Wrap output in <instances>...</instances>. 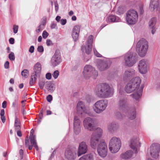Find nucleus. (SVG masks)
<instances>
[{
  "label": "nucleus",
  "instance_id": "obj_53",
  "mask_svg": "<svg viewBox=\"0 0 160 160\" xmlns=\"http://www.w3.org/2000/svg\"><path fill=\"white\" fill-rule=\"evenodd\" d=\"M34 46H32L30 47L29 49V51L31 53H32L34 52Z\"/></svg>",
  "mask_w": 160,
  "mask_h": 160
},
{
  "label": "nucleus",
  "instance_id": "obj_41",
  "mask_svg": "<svg viewBox=\"0 0 160 160\" xmlns=\"http://www.w3.org/2000/svg\"><path fill=\"white\" fill-rule=\"evenodd\" d=\"M21 74L22 76L26 78L28 74V71L27 69H24L22 72Z\"/></svg>",
  "mask_w": 160,
  "mask_h": 160
},
{
  "label": "nucleus",
  "instance_id": "obj_42",
  "mask_svg": "<svg viewBox=\"0 0 160 160\" xmlns=\"http://www.w3.org/2000/svg\"><path fill=\"white\" fill-rule=\"evenodd\" d=\"M8 58L10 60L12 61L14 60L15 59V57L14 53L11 52L8 55Z\"/></svg>",
  "mask_w": 160,
  "mask_h": 160
},
{
  "label": "nucleus",
  "instance_id": "obj_1",
  "mask_svg": "<svg viewBox=\"0 0 160 160\" xmlns=\"http://www.w3.org/2000/svg\"><path fill=\"white\" fill-rule=\"evenodd\" d=\"M141 83L140 78L136 77L132 79L125 87V90L128 93L136 91L132 95V97L136 100H138L142 94L143 87L142 85L140 86Z\"/></svg>",
  "mask_w": 160,
  "mask_h": 160
},
{
  "label": "nucleus",
  "instance_id": "obj_12",
  "mask_svg": "<svg viewBox=\"0 0 160 160\" xmlns=\"http://www.w3.org/2000/svg\"><path fill=\"white\" fill-rule=\"evenodd\" d=\"M77 113L79 116L84 117L87 113L85 103L82 101L79 102L77 106Z\"/></svg>",
  "mask_w": 160,
  "mask_h": 160
},
{
  "label": "nucleus",
  "instance_id": "obj_64",
  "mask_svg": "<svg viewBox=\"0 0 160 160\" xmlns=\"http://www.w3.org/2000/svg\"><path fill=\"white\" fill-rule=\"evenodd\" d=\"M40 118L42 119L43 117V111L41 110L40 111V113L39 114Z\"/></svg>",
  "mask_w": 160,
  "mask_h": 160
},
{
  "label": "nucleus",
  "instance_id": "obj_60",
  "mask_svg": "<svg viewBox=\"0 0 160 160\" xmlns=\"http://www.w3.org/2000/svg\"><path fill=\"white\" fill-rule=\"evenodd\" d=\"M55 6L56 11L57 12L58 10V4L56 2L55 3Z\"/></svg>",
  "mask_w": 160,
  "mask_h": 160
},
{
  "label": "nucleus",
  "instance_id": "obj_11",
  "mask_svg": "<svg viewBox=\"0 0 160 160\" xmlns=\"http://www.w3.org/2000/svg\"><path fill=\"white\" fill-rule=\"evenodd\" d=\"M119 110L122 112H126L129 108L127 98L125 97H121L119 99L118 103Z\"/></svg>",
  "mask_w": 160,
  "mask_h": 160
},
{
  "label": "nucleus",
  "instance_id": "obj_9",
  "mask_svg": "<svg viewBox=\"0 0 160 160\" xmlns=\"http://www.w3.org/2000/svg\"><path fill=\"white\" fill-rule=\"evenodd\" d=\"M124 60L125 65L129 67L133 66L137 60L135 54L130 52H128L124 55Z\"/></svg>",
  "mask_w": 160,
  "mask_h": 160
},
{
  "label": "nucleus",
  "instance_id": "obj_5",
  "mask_svg": "<svg viewBox=\"0 0 160 160\" xmlns=\"http://www.w3.org/2000/svg\"><path fill=\"white\" fill-rule=\"evenodd\" d=\"M121 144L119 138L113 137L110 140L109 144V149L112 153L117 152L120 148Z\"/></svg>",
  "mask_w": 160,
  "mask_h": 160
},
{
  "label": "nucleus",
  "instance_id": "obj_57",
  "mask_svg": "<svg viewBox=\"0 0 160 160\" xmlns=\"http://www.w3.org/2000/svg\"><path fill=\"white\" fill-rule=\"evenodd\" d=\"M57 27V24L55 23H52L51 24V29H54Z\"/></svg>",
  "mask_w": 160,
  "mask_h": 160
},
{
  "label": "nucleus",
  "instance_id": "obj_30",
  "mask_svg": "<svg viewBox=\"0 0 160 160\" xmlns=\"http://www.w3.org/2000/svg\"><path fill=\"white\" fill-rule=\"evenodd\" d=\"M156 18H153L150 19L149 22V27L150 28L152 29L151 32L152 34H153L156 31L155 26L156 24Z\"/></svg>",
  "mask_w": 160,
  "mask_h": 160
},
{
  "label": "nucleus",
  "instance_id": "obj_31",
  "mask_svg": "<svg viewBox=\"0 0 160 160\" xmlns=\"http://www.w3.org/2000/svg\"><path fill=\"white\" fill-rule=\"evenodd\" d=\"M42 70V68L41 64L39 62H37L34 65V73L38 75V77L40 76L41 72Z\"/></svg>",
  "mask_w": 160,
  "mask_h": 160
},
{
  "label": "nucleus",
  "instance_id": "obj_52",
  "mask_svg": "<svg viewBox=\"0 0 160 160\" xmlns=\"http://www.w3.org/2000/svg\"><path fill=\"white\" fill-rule=\"evenodd\" d=\"M46 43L47 45L48 46L52 45H53V43H52V41L49 39L47 40Z\"/></svg>",
  "mask_w": 160,
  "mask_h": 160
},
{
  "label": "nucleus",
  "instance_id": "obj_2",
  "mask_svg": "<svg viewBox=\"0 0 160 160\" xmlns=\"http://www.w3.org/2000/svg\"><path fill=\"white\" fill-rule=\"evenodd\" d=\"M96 93L99 97L106 98L113 94V91L108 84L103 83L97 86Z\"/></svg>",
  "mask_w": 160,
  "mask_h": 160
},
{
  "label": "nucleus",
  "instance_id": "obj_49",
  "mask_svg": "<svg viewBox=\"0 0 160 160\" xmlns=\"http://www.w3.org/2000/svg\"><path fill=\"white\" fill-rule=\"evenodd\" d=\"M51 77L52 75L50 73H48L46 75V78L48 80L51 79Z\"/></svg>",
  "mask_w": 160,
  "mask_h": 160
},
{
  "label": "nucleus",
  "instance_id": "obj_55",
  "mask_svg": "<svg viewBox=\"0 0 160 160\" xmlns=\"http://www.w3.org/2000/svg\"><path fill=\"white\" fill-rule=\"evenodd\" d=\"M9 66V62L8 61H6L4 64V67L6 69L8 68Z\"/></svg>",
  "mask_w": 160,
  "mask_h": 160
},
{
  "label": "nucleus",
  "instance_id": "obj_21",
  "mask_svg": "<svg viewBox=\"0 0 160 160\" xmlns=\"http://www.w3.org/2000/svg\"><path fill=\"white\" fill-rule=\"evenodd\" d=\"M81 122L79 118L77 116H75L73 122V129L74 133L76 134H78L80 130V125Z\"/></svg>",
  "mask_w": 160,
  "mask_h": 160
},
{
  "label": "nucleus",
  "instance_id": "obj_46",
  "mask_svg": "<svg viewBox=\"0 0 160 160\" xmlns=\"http://www.w3.org/2000/svg\"><path fill=\"white\" fill-rule=\"evenodd\" d=\"M13 32L14 33H16L18 31V26L17 25H13Z\"/></svg>",
  "mask_w": 160,
  "mask_h": 160
},
{
  "label": "nucleus",
  "instance_id": "obj_58",
  "mask_svg": "<svg viewBox=\"0 0 160 160\" xmlns=\"http://www.w3.org/2000/svg\"><path fill=\"white\" fill-rule=\"evenodd\" d=\"M7 106V102L6 101H4L2 103V108H5Z\"/></svg>",
  "mask_w": 160,
  "mask_h": 160
},
{
  "label": "nucleus",
  "instance_id": "obj_39",
  "mask_svg": "<svg viewBox=\"0 0 160 160\" xmlns=\"http://www.w3.org/2000/svg\"><path fill=\"white\" fill-rule=\"evenodd\" d=\"M29 140L28 137H27L25 139V145L26 147H28V148L29 150H31L32 149V147L34 146V145L31 144V145H29Z\"/></svg>",
  "mask_w": 160,
  "mask_h": 160
},
{
  "label": "nucleus",
  "instance_id": "obj_16",
  "mask_svg": "<svg viewBox=\"0 0 160 160\" xmlns=\"http://www.w3.org/2000/svg\"><path fill=\"white\" fill-rule=\"evenodd\" d=\"M93 40V37L90 35L88 37L87 46H82V50L83 52H85L87 54H89L92 50V43Z\"/></svg>",
  "mask_w": 160,
  "mask_h": 160
},
{
  "label": "nucleus",
  "instance_id": "obj_14",
  "mask_svg": "<svg viewBox=\"0 0 160 160\" xmlns=\"http://www.w3.org/2000/svg\"><path fill=\"white\" fill-rule=\"evenodd\" d=\"M148 66L147 60L142 59L139 62L138 68L139 72L141 74H145L148 70Z\"/></svg>",
  "mask_w": 160,
  "mask_h": 160
},
{
  "label": "nucleus",
  "instance_id": "obj_48",
  "mask_svg": "<svg viewBox=\"0 0 160 160\" xmlns=\"http://www.w3.org/2000/svg\"><path fill=\"white\" fill-rule=\"evenodd\" d=\"M52 99V96L51 95H48L47 97V99L48 102H51Z\"/></svg>",
  "mask_w": 160,
  "mask_h": 160
},
{
  "label": "nucleus",
  "instance_id": "obj_26",
  "mask_svg": "<svg viewBox=\"0 0 160 160\" xmlns=\"http://www.w3.org/2000/svg\"><path fill=\"white\" fill-rule=\"evenodd\" d=\"M119 127L118 124L115 122H112L109 123L108 127L109 132L112 133L116 131L118 129Z\"/></svg>",
  "mask_w": 160,
  "mask_h": 160
},
{
  "label": "nucleus",
  "instance_id": "obj_10",
  "mask_svg": "<svg viewBox=\"0 0 160 160\" xmlns=\"http://www.w3.org/2000/svg\"><path fill=\"white\" fill-rule=\"evenodd\" d=\"M160 151V145L157 144H153L150 147V154L152 157L157 159L159 157Z\"/></svg>",
  "mask_w": 160,
  "mask_h": 160
},
{
  "label": "nucleus",
  "instance_id": "obj_34",
  "mask_svg": "<svg viewBox=\"0 0 160 160\" xmlns=\"http://www.w3.org/2000/svg\"><path fill=\"white\" fill-rule=\"evenodd\" d=\"M14 127L15 128V130H20L21 129V123L20 122L17 118L16 116L15 118V123L14 124Z\"/></svg>",
  "mask_w": 160,
  "mask_h": 160
},
{
  "label": "nucleus",
  "instance_id": "obj_35",
  "mask_svg": "<svg viewBox=\"0 0 160 160\" xmlns=\"http://www.w3.org/2000/svg\"><path fill=\"white\" fill-rule=\"evenodd\" d=\"M38 77V76L37 74L34 73H32L29 82V84L31 86L35 83Z\"/></svg>",
  "mask_w": 160,
  "mask_h": 160
},
{
  "label": "nucleus",
  "instance_id": "obj_50",
  "mask_svg": "<svg viewBox=\"0 0 160 160\" xmlns=\"http://www.w3.org/2000/svg\"><path fill=\"white\" fill-rule=\"evenodd\" d=\"M116 116L117 117L118 119H121V118H122V115L121 114V112H117L116 113Z\"/></svg>",
  "mask_w": 160,
  "mask_h": 160
},
{
  "label": "nucleus",
  "instance_id": "obj_47",
  "mask_svg": "<svg viewBox=\"0 0 160 160\" xmlns=\"http://www.w3.org/2000/svg\"><path fill=\"white\" fill-rule=\"evenodd\" d=\"M48 35V33L46 31H44L42 33V36L44 38H46Z\"/></svg>",
  "mask_w": 160,
  "mask_h": 160
},
{
  "label": "nucleus",
  "instance_id": "obj_3",
  "mask_svg": "<svg viewBox=\"0 0 160 160\" xmlns=\"http://www.w3.org/2000/svg\"><path fill=\"white\" fill-rule=\"evenodd\" d=\"M102 130L99 128H98L92 133L90 138V145L93 148H96L98 146L100 143L103 140L100 141L99 139L101 136Z\"/></svg>",
  "mask_w": 160,
  "mask_h": 160
},
{
  "label": "nucleus",
  "instance_id": "obj_51",
  "mask_svg": "<svg viewBox=\"0 0 160 160\" xmlns=\"http://www.w3.org/2000/svg\"><path fill=\"white\" fill-rule=\"evenodd\" d=\"M19 154H20V159H23V150L21 149L19 150Z\"/></svg>",
  "mask_w": 160,
  "mask_h": 160
},
{
  "label": "nucleus",
  "instance_id": "obj_23",
  "mask_svg": "<svg viewBox=\"0 0 160 160\" xmlns=\"http://www.w3.org/2000/svg\"><path fill=\"white\" fill-rule=\"evenodd\" d=\"M123 113H123V115H126L131 120L135 119L136 117V109L134 108H129L126 112H123Z\"/></svg>",
  "mask_w": 160,
  "mask_h": 160
},
{
  "label": "nucleus",
  "instance_id": "obj_25",
  "mask_svg": "<svg viewBox=\"0 0 160 160\" xmlns=\"http://www.w3.org/2000/svg\"><path fill=\"white\" fill-rule=\"evenodd\" d=\"M81 26L78 25L75 26L73 28L72 36L75 41L78 39Z\"/></svg>",
  "mask_w": 160,
  "mask_h": 160
},
{
  "label": "nucleus",
  "instance_id": "obj_33",
  "mask_svg": "<svg viewBox=\"0 0 160 160\" xmlns=\"http://www.w3.org/2000/svg\"><path fill=\"white\" fill-rule=\"evenodd\" d=\"M45 88L50 92H53L55 89L54 84L50 81L47 82L45 84Z\"/></svg>",
  "mask_w": 160,
  "mask_h": 160
},
{
  "label": "nucleus",
  "instance_id": "obj_45",
  "mask_svg": "<svg viewBox=\"0 0 160 160\" xmlns=\"http://www.w3.org/2000/svg\"><path fill=\"white\" fill-rule=\"evenodd\" d=\"M93 52L95 55L96 56L98 57H102V55L99 53L95 49L93 48Z\"/></svg>",
  "mask_w": 160,
  "mask_h": 160
},
{
  "label": "nucleus",
  "instance_id": "obj_17",
  "mask_svg": "<svg viewBox=\"0 0 160 160\" xmlns=\"http://www.w3.org/2000/svg\"><path fill=\"white\" fill-rule=\"evenodd\" d=\"M139 141V138L137 137L134 138L130 141L129 146L136 153L138 152V148L141 144Z\"/></svg>",
  "mask_w": 160,
  "mask_h": 160
},
{
  "label": "nucleus",
  "instance_id": "obj_27",
  "mask_svg": "<svg viewBox=\"0 0 160 160\" xmlns=\"http://www.w3.org/2000/svg\"><path fill=\"white\" fill-rule=\"evenodd\" d=\"M34 132V130L32 129L30 132V140L31 143L33 145H34V147L37 151L38 150V146L36 141V136L35 135H33V133Z\"/></svg>",
  "mask_w": 160,
  "mask_h": 160
},
{
  "label": "nucleus",
  "instance_id": "obj_28",
  "mask_svg": "<svg viewBox=\"0 0 160 160\" xmlns=\"http://www.w3.org/2000/svg\"><path fill=\"white\" fill-rule=\"evenodd\" d=\"M159 6V0H151L149 4V8L150 10L153 11L155 9L157 10Z\"/></svg>",
  "mask_w": 160,
  "mask_h": 160
},
{
  "label": "nucleus",
  "instance_id": "obj_7",
  "mask_svg": "<svg viewBox=\"0 0 160 160\" xmlns=\"http://www.w3.org/2000/svg\"><path fill=\"white\" fill-rule=\"evenodd\" d=\"M84 77L86 79H88L90 77L95 79L98 75V72L92 66L87 65L84 68L83 72Z\"/></svg>",
  "mask_w": 160,
  "mask_h": 160
},
{
  "label": "nucleus",
  "instance_id": "obj_54",
  "mask_svg": "<svg viewBox=\"0 0 160 160\" xmlns=\"http://www.w3.org/2000/svg\"><path fill=\"white\" fill-rule=\"evenodd\" d=\"M60 23L62 25H64L66 24L67 22V20L66 19H62L61 20Z\"/></svg>",
  "mask_w": 160,
  "mask_h": 160
},
{
  "label": "nucleus",
  "instance_id": "obj_19",
  "mask_svg": "<svg viewBox=\"0 0 160 160\" xmlns=\"http://www.w3.org/2000/svg\"><path fill=\"white\" fill-rule=\"evenodd\" d=\"M78 150V157L86 153L88 150V146L86 142L84 141L80 142L79 145Z\"/></svg>",
  "mask_w": 160,
  "mask_h": 160
},
{
  "label": "nucleus",
  "instance_id": "obj_37",
  "mask_svg": "<svg viewBox=\"0 0 160 160\" xmlns=\"http://www.w3.org/2000/svg\"><path fill=\"white\" fill-rule=\"evenodd\" d=\"M107 20V22H118L117 18L114 15H111L108 16Z\"/></svg>",
  "mask_w": 160,
  "mask_h": 160
},
{
  "label": "nucleus",
  "instance_id": "obj_44",
  "mask_svg": "<svg viewBox=\"0 0 160 160\" xmlns=\"http://www.w3.org/2000/svg\"><path fill=\"white\" fill-rule=\"evenodd\" d=\"M38 51L40 53H42L44 51V48L42 46H38L37 48Z\"/></svg>",
  "mask_w": 160,
  "mask_h": 160
},
{
  "label": "nucleus",
  "instance_id": "obj_15",
  "mask_svg": "<svg viewBox=\"0 0 160 160\" xmlns=\"http://www.w3.org/2000/svg\"><path fill=\"white\" fill-rule=\"evenodd\" d=\"M83 125L84 128L89 131H92L94 129L93 119L90 117L85 118L83 121Z\"/></svg>",
  "mask_w": 160,
  "mask_h": 160
},
{
  "label": "nucleus",
  "instance_id": "obj_43",
  "mask_svg": "<svg viewBox=\"0 0 160 160\" xmlns=\"http://www.w3.org/2000/svg\"><path fill=\"white\" fill-rule=\"evenodd\" d=\"M59 72L58 70L55 71L52 73V76L55 79H56L58 77L59 75Z\"/></svg>",
  "mask_w": 160,
  "mask_h": 160
},
{
  "label": "nucleus",
  "instance_id": "obj_13",
  "mask_svg": "<svg viewBox=\"0 0 160 160\" xmlns=\"http://www.w3.org/2000/svg\"><path fill=\"white\" fill-rule=\"evenodd\" d=\"M97 151L99 156L102 158L105 157L107 154V148L104 141L101 142L98 147Z\"/></svg>",
  "mask_w": 160,
  "mask_h": 160
},
{
  "label": "nucleus",
  "instance_id": "obj_63",
  "mask_svg": "<svg viewBox=\"0 0 160 160\" xmlns=\"http://www.w3.org/2000/svg\"><path fill=\"white\" fill-rule=\"evenodd\" d=\"M5 114V111L4 109H2L1 111L0 115L1 116H4Z\"/></svg>",
  "mask_w": 160,
  "mask_h": 160
},
{
  "label": "nucleus",
  "instance_id": "obj_59",
  "mask_svg": "<svg viewBox=\"0 0 160 160\" xmlns=\"http://www.w3.org/2000/svg\"><path fill=\"white\" fill-rule=\"evenodd\" d=\"M20 130H16V131H17V135L19 137H21L22 136V134Z\"/></svg>",
  "mask_w": 160,
  "mask_h": 160
},
{
  "label": "nucleus",
  "instance_id": "obj_4",
  "mask_svg": "<svg viewBox=\"0 0 160 160\" xmlns=\"http://www.w3.org/2000/svg\"><path fill=\"white\" fill-rule=\"evenodd\" d=\"M148 47V42L145 39L142 38L138 42L136 50L140 57H143L146 55Z\"/></svg>",
  "mask_w": 160,
  "mask_h": 160
},
{
  "label": "nucleus",
  "instance_id": "obj_24",
  "mask_svg": "<svg viewBox=\"0 0 160 160\" xmlns=\"http://www.w3.org/2000/svg\"><path fill=\"white\" fill-rule=\"evenodd\" d=\"M135 75V71L133 69H130L125 71L123 75L124 81H127L134 77Z\"/></svg>",
  "mask_w": 160,
  "mask_h": 160
},
{
  "label": "nucleus",
  "instance_id": "obj_22",
  "mask_svg": "<svg viewBox=\"0 0 160 160\" xmlns=\"http://www.w3.org/2000/svg\"><path fill=\"white\" fill-rule=\"evenodd\" d=\"M110 66L109 62L102 61L100 59L98 60L97 67L101 71H103L108 68Z\"/></svg>",
  "mask_w": 160,
  "mask_h": 160
},
{
  "label": "nucleus",
  "instance_id": "obj_20",
  "mask_svg": "<svg viewBox=\"0 0 160 160\" xmlns=\"http://www.w3.org/2000/svg\"><path fill=\"white\" fill-rule=\"evenodd\" d=\"M65 155L66 158L68 160L75 159L77 157V154L75 150L68 148L65 151Z\"/></svg>",
  "mask_w": 160,
  "mask_h": 160
},
{
  "label": "nucleus",
  "instance_id": "obj_40",
  "mask_svg": "<svg viewBox=\"0 0 160 160\" xmlns=\"http://www.w3.org/2000/svg\"><path fill=\"white\" fill-rule=\"evenodd\" d=\"M125 11L124 8L120 6L118 8L116 13L118 14H122L125 12Z\"/></svg>",
  "mask_w": 160,
  "mask_h": 160
},
{
  "label": "nucleus",
  "instance_id": "obj_6",
  "mask_svg": "<svg viewBox=\"0 0 160 160\" xmlns=\"http://www.w3.org/2000/svg\"><path fill=\"white\" fill-rule=\"evenodd\" d=\"M138 16V13L136 11L130 9L126 13V21L129 25L134 24L137 21Z\"/></svg>",
  "mask_w": 160,
  "mask_h": 160
},
{
  "label": "nucleus",
  "instance_id": "obj_29",
  "mask_svg": "<svg viewBox=\"0 0 160 160\" xmlns=\"http://www.w3.org/2000/svg\"><path fill=\"white\" fill-rule=\"evenodd\" d=\"M133 153V152L132 151L128 150L125 153L122 154L120 155V157L122 159H131Z\"/></svg>",
  "mask_w": 160,
  "mask_h": 160
},
{
  "label": "nucleus",
  "instance_id": "obj_61",
  "mask_svg": "<svg viewBox=\"0 0 160 160\" xmlns=\"http://www.w3.org/2000/svg\"><path fill=\"white\" fill-rule=\"evenodd\" d=\"M18 101H16V100H15V101L13 102L12 103V106L13 107H15L18 105Z\"/></svg>",
  "mask_w": 160,
  "mask_h": 160
},
{
  "label": "nucleus",
  "instance_id": "obj_38",
  "mask_svg": "<svg viewBox=\"0 0 160 160\" xmlns=\"http://www.w3.org/2000/svg\"><path fill=\"white\" fill-rule=\"evenodd\" d=\"M45 79H42L39 81V86L40 88L41 89H42L43 88L44 86L45 85V84H47L48 81H46Z\"/></svg>",
  "mask_w": 160,
  "mask_h": 160
},
{
  "label": "nucleus",
  "instance_id": "obj_56",
  "mask_svg": "<svg viewBox=\"0 0 160 160\" xmlns=\"http://www.w3.org/2000/svg\"><path fill=\"white\" fill-rule=\"evenodd\" d=\"M9 42L11 44H13L14 43V39L13 38H11L9 39Z\"/></svg>",
  "mask_w": 160,
  "mask_h": 160
},
{
  "label": "nucleus",
  "instance_id": "obj_32",
  "mask_svg": "<svg viewBox=\"0 0 160 160\" xmlns=\"http://www.w3.org/2000/svg\"><path fill=\"white\" fill-rule=\"evenodd\" d=\"M47 18L46 17H44L42 18V21L41 23L38 27L36 31L37 33H38L42 31L44 28L45 25L46 24V20Z\"/></svg>",
  "mask_w": 160,
  "mask_h": 160
},
{
  "label": "nucleus",
  "instance_id": "obj_36",
  "mask_svg": "<svg viewBox=\"0 0 160 160\" xmlns=\"http://www.w3.org/2000/svg\"><path fill=\"white\" fill-rule=\"evenodd\" d=\"M93 156L91 154H86L81 158L79 160H91L92 159Z\"/></svg>",
  "mask_w": 160,
  "mask_h": 160
},
{
  "label": "nucleus",
  "instance_id": "obj_8",
  "mask_svg": "<svg viewBox=\"0 0 160 160\" xmlns=\"http://www.w3.org/2000/svg\"><path fill=\"white\" fill-rule=\"evenodd\" d=\"M108 103L106 100H101L97 101L93 106V110L98 114L102 112L106 109Z\"/></svg>",
  "mask_w": 160,
  "mask_h": 160
},
{
  "label": "nucleus",
  "instance_id": "obj_18",
  "mask_svg": "<svg viewBox=\"0 0 160 160\" xmlns=\"http://www.w3.org/2000/svg\"><path fill=\"white\" fill-rule=\"evenodd\" d=\"M61 55L59 51H56L51 58V63L52 65L55 67L59 65L61 62Z\"/></svg>",
  "mask_w": 160,
  "mask_h": 160
},
{
  "label": "nucleus",
  "instance_id": "obj_62",
  "mask_svg": "<svg viewBox=\"0 0 160 160\" xmlns=\"http://www.w3.org/2000/svg\"><path fill=\"white\" fill-rule=\"evenodd\" d=\"M1 119L3 123H4L6 121V119L4 116H1Z\"/></svg>",
  "mask_w": 160,
  "mask_h": 160
}]
</instances>
